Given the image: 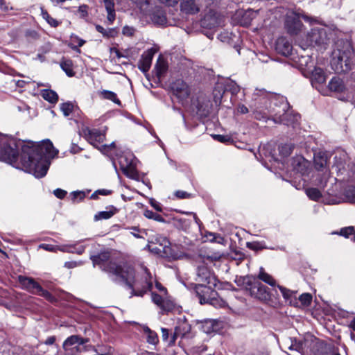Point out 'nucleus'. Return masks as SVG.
Here are the masks:
<instances>
[{
	"instance_id": "1",
	"label": "nucleus",
	"mask_w": 355,
	"mask_h": 355,
	"mask_svg": "<svg viewBox=\"0 0 355 355\" xmlns=\"http://www.w3.org/2000/svg\"><path fill=\"white\" fill-rule=\"evenodd\" d=\"M58 153V150L49 139L39 144L24 143L11 135L0 133V160L15 165L20 157L21 165L37 178L46 175L50 159Z\"/></svg>"
},
{
	"instance_id": "2",
	"label": "nucleus",
	"mask_w": 355,
	"mask_h": 355,
	"mask_svg": "<svg viewBox=\"0 0 355 355\" xmlns=\"http://www.w3.org/2000/svg\"><path fill=\"white\" fill-rule=\"evenodd\" d=\"M94 265H99L101 268L116 276V280L121 281L126 285L132 286V279L134 278L135 272L131 267H121L116 266L114 263L110 262L105 266V263L110 259V254L108 252H103L97 256L92 257Z\"/></svg>"
},
{
	"instance_id": "3",
	"label": "nucleus",
	"mask_w": 355,
	"mask_h": 355,
	"mask_svg": "<svg viewBox=\"0 0 355 355\" xmlns=\"http://www.w3.org/2000/svg\"><path fill=\"white\" fill-rule=\"evenodd\" d=\"M142 275L140 278L135 277L132 279V286H128L132 289V293L137 296H143L148 291H150L155 282V286L160 294L168 295L167 290L159 282L153 279L152 275L146 266H142Z\"/></svg>"
},
{
	"instance_id": "4",
	"label": "nucleus",
	"mask_w": 355,
	"mask_h": 355,
	"mask_svg": "<svg viewBox=\"0 0 355 355\" xmlns=\"http://www.w3.org/2000/svg\"><path fill=\"white\" fill-rule=\"evenodd\" d=\"M221 257L222 254L218 252L212 255L205 256L199 259V265L197 266L196 277V281L198 284L196 285L207 284L216 286V278L205 264L218 261L220 259Z\"/></svg>"
},
{
	"instance_id": "5",
	"label": "nucleus",
	"mask_w": 355,
	"mask_h": 355,
	"mask_svg": "<svg viewBox=\"0 0 355 355\" xmlns=\"http://www.w3.org/2000/svg\"><path fill=\"white\" fill-rule=\"evenodd\" d=\"M354 53L349 48L341 51L335 50L332 53L331 65L336 73H346L351 70L353 65L352 56Z\"/></svg>"
},
{
	"instance_id": "6",
	"label": "nucleus",
	"mask_w": 355,
	"mask_h": 355,
	"mask_svg": "<svg viewBox=\"0 0 355 355\" xmlns=\"http://www.w3.org/2000/svg\"><path fill=\"white\" fill-rule=\"evenodd\" d=\"M243 284L247 291L250 292L252 297L266 302L270 299V294L268 288L259 282L253 276H247L243 277Z\"/></svg>"
},
{
	"instance_id": "7",
	"label": "nucleus",
	"mask_w": 355,
	"mask_h": 355,
	"mask_svg": "<svg viewBox=\"0 0 355 355\" xmlns=\"http://www.w3.org/2000/svg\"><path fill=\"white\" fill-rule=\"evenodd\" d=\"M18 281L22 288L28 292L44 297L49 301L53 300L52 295L49 291L43 289L34 279L20 275L18 277Z\"/></svg>"
},
{
	"instance_id": "8",
	"label": "nucleus",
	"mask_w": 355,
	"mask_h": 355,
	"mask_svg": "<svg viewBox=\"0 0 355 355\" xmlns=\"http://www.w3.org/2000/svg\"><path fill=\"white\" fill-rule=\"evenodd\" d=\"M328 156L324 153H318L314 155V166L317 171H323L322 178L318 180L317 185L320 187H325L329 178L330 177V171L327 166Z\"/></svg>"
},
{
	"instance_id": "9",
	"label": "nucleus",
	"mask_w": 355,
	"mask_h": 355,
	"mask_svg": "<svg viewBox=\"0 0 355 355\" xmlns=\"http://www.w3.org/2000/svg\"><path fill=\"white\" fill-rule=\"evenodd\" d=\"M329 41L326 27L318 26L311 29L308 33L306 43L308 46H322L325 45Z\"/></svg>"
},
{
	"instance_id": "10",
	"label": "nucleus",
	"mask_w": 355,
	"mask_h": 355,
	"mask_svg": "<svg viewBox=\"0 0 355 355\" xmlns=\"http://www.w3.org/2000/svg\"><path fill=\"white\" fill-rule=\"evenodd\" d=\"M88 341L79 336L73 335L68 337L63 343V348L68 354H74L76 352L86 349L85 344Z\"/></svg>"
},
{
	"instance_id": "11",
	"label": "nucleus",
	"mask_w": 355,
	"mask_h": 355,
	"mask_svg": "<svg viewBox=\"0 0 355 355\" xmlns=\"http://www.w3.org/2000/svg\"><path fill=\"white\" fill-rule=\"evenodd\" d=\"M151 299L163 311H171L175 307V304L168 295L157 294L152 292Z\"/></svg>"
},
{
	"instance_id": "12",
	"label": "nucleus",
	"mask_w": 355,
	"mask_h": 355,
	"mask_svg": "<svg viewBox=\"0 0 355 355\" xmlns=\"http://www.w3.org/2000/svg\"><path fill=\"white\" fill-rule=\"evenodd\" d=\"M211 286L195 285L194 289L201 304H207L214 295H217V293L212 289Z\"/></svg>"
},
{
	"instance_id": "13",
	"label": "nucleus",
	"mask_w": 355,
	"mask_h": 355,
	"mask_svg": "<svg viewBox=\"0 0 355 355\" xmlns=\"http://www.w3.org/2000/svg\"><path fill=\"white\" fill-rule=\"evenodd\" d=\"M171 89L173 94L181 101L186 100L191 94V88L182 80H176L172 83Z\"/></svg>"
},
{
	"instance_id": "14",
	"label": "nucleus",
	"mask_w": 355,
	"mask_h": 355,
	"mask_svg": "<svg viewBox=\"0 0 355 355\" xmlns=\"http://www.w3.org/2000/svg\"><path fill=\"white\" fill-rule=\"evenodd\" d=\"M200 0H181L180 10L187 15H194L200 11Z\"/></svg>"
},
{
	"instance_id": "15",
	"label": "nucleus",
	"mask_w": 355,
	"mask_h": 355,
	"mask_svg": "<svg viewBox=\"0 0 355 355\" xmlns=\"http://www.w3.org/2000/svg\"><path fill=\"white\" fill-rule=\"evenodd\" d=\"M286 26L291 34H297L301 30L302 24L300 20V17L295 13H291L287 15L286 20Z\"/></svg>"
},
{
	"instance_id": "16",
	"label": "nucleus",
	"mask_w": 355,
	"mask_h": 355,
	"mask_svg": "<svg viewBox=\"0 0 355 355\" xmlns=\"http://www.w3.org/2000/svg\"><path fill=\"white\" fill-rule=\"evenodd\" d=\"M291 164L295 171L302 175L308 174L311 168V163L302 156L293 157Z\"/></svg>"
},
{
	"instance_id": "17",
	"label": "nucleus",
	"mask_w": 355,
	"mask_h": 355,
	"mask_svg": "<svg viewBox=\"0 0 355 355\" xmlns=\"http://www.w3.org/2000/svg\"><path fill=\"white\" fill-rule=\"evenodd\" d=\"M328 88L331 92L337 94H346L348 91L343 80L338 76H334L330 80Z\"/></svg>"
},
{
	"instance_id": "18",
	"label": "nucleus",
	"mask_w": 355,
	"mask_h": 355,
	"mask_svg": "<svg viewBox=\"0 0 355 355\" xmlns=\"http://www.w3.org/2000/svg\"><path fill=\"white\" fill-rule=\"evenodd\" d=\"M85 137L87 141L94 146H98L103 143L105 139V135L97 130H89L85 131Z\"/></svg>"
},
{
	"instance_id": "19",
	"label": "nucleus",
	"mask_w": 355,
	"mask_h": 355,
	"mask_svg": "<svg viewBox=\"0 0 355 355\" xmlns=\"http://www.w3.org/2000/svg\"><path fill=\"white\" fill-rule=\"evenodd\" d=\"M275 49L279 53L286 56L291 54L292 45L286 38L280 37L276 42Z\"/></svg>"
},
{
	"instance_id": "20",
	"label": "nucleus",
	"mask_w": 355,
	"mask_h": 355,
	"mask_svg": "<svg viewBox=\"0 0 355 355\" xmlns=\"http://www.w3.org/2000/svg\"><path fill=\"white\" fill-rule=\"evenodd\" d=\"M153 56V53L149 51L146 52L142 55L138 66L139 69L144 73H146L149 70L151 66Z\"/></svg>"
},
{
	"instance_id": "21",
	"label": "nucleus",
	"mask_w": 355,
	"mask_h": 355,
	"mask_svg": "<svg viewBox=\"0 0 355 355\" xmlns=\"http://www.w3.org/2000/svg\"><path fill=\"white\" fill-rule=\"evenodd\" d=\"M151 19L155 24L159 25L166 24L165 11L161 8L156 7L151 14Z\"/></svg>"
},
{
	"instance_id": "22",
	"label": "nucleus",
	"mask_w": 355,
	"mask_h": 355,
	"mask_svg": "<svg viewBox=\"0 0 355 355\" xmlns=\"http://www.w3.org/2000/svg\"><path fill=\"white\" fill-rule=\"evenodd\" d=\"M119 164L121 169L127 173L129 171L132 169V155H124L119 157Z\"/></svg>"
},
{
	"instance_id": "23",
	"label": "nucleus",
	"mask_w": 355,
	"mask_h": 355,
	"mask_svg": "<svg viewBox=\"0 0 355 355\" xmlns=\"http://www.w3.org/2000/svg\"><path fill=\"white\" fill-rule=\"evenodd\" d=\"M118 212V209L114 206H109L106 207V210L99 211L95 214L94 218L95 220H106L112 217Z\"/></svg>"
},
{
	"instance_id": "24",
	"label": "nucleus",
	"mask_w": 355,
	"mask_h": 355,
	"mask_svg": "<svg viewBox=\"0 0 355 355\" xmlns=\"http://www.w3.org/2000/svg\"><path fill=\"white\" fill-rule=\"evenodd\" d=\"M103 2L107 12V21L108 24H112L116 17L114 0H103Z\"/></svg>"
},
{
	"instance_id": "25",
	"label": "nucleus",
	"mask_w": 355,
	"mask_h": 355,
	"mask_svg": "<svg viewBox=\"0 0 355 355\" xmlns=\"http://www.w3.org/2000/svg\"><path fill=\"white\" fill-rule=\"evenodd\" d=\"M327 76L324 71L319 67H314L311 71V81L319 84L324 83L326 81Z\"/></svg>"
},
{
	"instance_id": "26",
	"label": "nucleus",
	"mask_w": 355,
	"mask_h": 355,
	"mask_svg": "<svg viewBox=\"0 0 355 355\" xmlns=\"http://www.w3.org/2000/svg\"><path fill=\"white\" fill-rule=\"evenodd\" d=\"M168 69L167 62L162 58H159L155 67L156 76L160 79L166 72Z\"/></svg>"
},
{
	"instance_id": "27",
	"label": "nucleus",
	"mask_w": 355,
	"mask_h": 355,
	"mask_svg": "<svg viewBox=\"0 0 355 355\" xmlns=\"http://www.w3.org/2000/svg\"><path fill=\"white\" fill-rule=\"evenodd\" d=\"M85 43V41L78 36L76 35H71L70 37V42L69 43V46L71 47L73 50L80 53V50L79 47L83 46Z\"/></svg>"
},
{
	"instance_id": "28",
	"label": "nucleus",
	"mask_w": 355,
	"mask_h": 355,
	"mask_svg": "<svg viewBox=\"0 0 355 355\" xmlns=\"http://www.w3.org/2000/svg\"><path fill=\"white\" fill-rule=\"evenodd\" d=\"M257 278L259 280L264 282L265 283L269 284L271 286H276V282L274 279V278L266 272L263 268H260V271Z\"/></svg>"
},
{
	"instance_id": "29",
	"label": "nucleus",
	"mask_w": 355,
	"mask_h": 355,
	"mask_svg": "<svg viewBox=\"0 0 355 355\" xmlns=\"http://www.w3.org/2000/svg\"><path fill=\"white\" fill-rule=\"evenodd\" d=\"M42 96L47 101L55 103L58 100L57 93L51 89H43L41 91Z\"/></svg>"
},
{
	"instance_id": "30",
	"label": "nucleus",
	"mask_w": 355,
	"mask_h": 355,
	"mask_svg": "<svg viewBox=\"0 0 355 355\" xmlns=\"http://www.w3.org/2000/svg\"><path fill=\"white\" fill-rule=\"evenodd\" d=\"M100 96L103 99L110 100L118 105L121 104L120 101L117 98L116 94L109 90H103L99 93Z\"/></svg>"
},
{
	"instance_id": "31",
	"label": "nucleus",
	"mask_w": 355,
	"mask_h": 355,
	"mask_svg": "<svg viewBox=\"0 0 355 355\" xmlns=\"http://www.w3.org/2000/svg\"><path fill=\"white\" fill-rule=\"evenodd\" d=\"M41 15L42 18L52 27H57L60 24V22L57 19L53 18L43 8H41Z\"/></svg>"
},
{
	"instance_id": "32",
	"label": "nucleus",
	"mask_w": 355,
	"mask_h": 355,
	"mask_svg": "<svg viewBox=\"0 0 355 355\" xmlns=\"http://www.w3.org/2000/svg\"><path fill=\"white\" fill-rule=\"evenodd\" d=\"M144 333L146 334L147 342L151 345H156L158 343V336L157 334L151 331L148 327H145L144 329Z\"/></svg>"
},
{
	"instance_id": "33",
	"label": "nucleus",
	"mask_w": 355,
	"mask_h": 355,
	"mask_svg": "<svg viewBox=\"0 0 355 355\" xmlns=\"http://www.w3.org/2000/svg\"><path fill=\"white\" fill-rule=\"evenodd\" d=\"M61 68L65 71L68 76H73L74 72L73 71V62L70 60H64L60 63Z\"/></svg>"
},
{
	"instance_id": "34",
	"label": "nucleus",
	"mask_w": 355,
	"mask_h": 355,
	"mask_svg": "<svg viewBox=\"0 0 355 355\" xmlns=\"http://www.w3.org/2000/svg\"><path fill=\"white\" fill-rule=\"evenodd\" d=\"M288 115V112H284L282 114L277 112L273 116V120L275 123H283L284 124L288 125L290 122Z\"/></svg>"
},
{
	"instance_id": "35",
	"label": "nucleus",
	"mask_w": 355,
	"mask_h": 355,
	"mask_svg": "<svg viewBox=\"0 0 355 355\" xmlns=\"http://www.w3.org/2000/svg\"><path fill=\"white\" fill-rule=\"evenodd\" d=\"M207 304L216 308H223L226 306V302L223 299L217 297V295H214Z\"/></svg>"
},
{
	"instance_id": "36",
	"label": "nucleus",
	"mask_w": 355,
	"mask_h": 355,
	"mask_svg": "<svg viewBox=\"0 0 355 355\" xmlns=\"http://www.w3.org/2000/svg\"><path fill=\"white\" fill-rule=\"evenodd\" d=\"M144 215L146 218L149 219H153L154 220L158 221V222H164V219L162 218V216L155 212H153L150 210H145L144 212Z\"/></svg>"
},
{
	"instance_id": "37",
	"label": "nucleus",
	"mask_w": 355,
	"mask_h": 355,
	"mask_svg": "<svg viewBox=\"0 0 355 355\" xmlns=\"http://www.w3.org/2000/svg\"><path fill=\"white\" fill-rule=\"evenodd\" d=\"M74 248H75L72 245H61V246L58 245V248H57V250H60V251L64 252H71V253L77 252L79 254H82L83 252L84 251L83 247L80 248L77 251H75Z\"/></svg>"
},
{
	"instance_id": "38",
	"label": "nucleus",
	"mask_w": 355,
	"mask_h": 355,
	"mask_svg": "<svg viewBox=\"0 0 355 355\" xmlns=\"http://www.w3.org/2000/svg\"><path fill=\"white\" fill-rule=\"evenodd\" d=\"M181 329H182L181 326H178L175 328L174 333L173 334V335L171 336V338L168 340V345H174L178 337H179L180 336H183L184 335V333L182 332Z\"/></svg>"
},
{
	"instance_id": "39",
	"label": "nucleus",
	"mask_w": 355,
	"mask_h": 355,
	"mask_svg": "<svg viewBox=\"0 0 355 355\" xmlns=\"http://www.w3.org/2000/svg\"><path fill=\"white\" fill-rule=\"evenodd\" d=\"M309 198L313 200H318L321 197L320 191L315 188H309L306 191Z\"/></svg>"
},
{
	"instance_id": "40",
	"label": "nucleus",
	"mask_w": 355,
	"mask_h": 355,
	"mask_svg": "<svg viewBox=\"0 0 355 355\" xmlns=\"http://www.w3.org/2000/svg\"><path fill=\"white\" fill-rule=\"evenodd\" d=\"M85 197V193L81 191H73L71 193V199L73 203L83 200Z\"/></svg>"
},
{
	"instance_id": "41",
	"label": "nucleus",
	"mask_w": 355,
	"mask_h": 355,
	"mask_svg": "<svg viewBox=\"0 0 355 355\" xmlns=\"http://www.w3.org/2000/svg\"><path fill=\"white\" fill-rule=\"evenodd\" d=\"M73 105L71 103H64L60 105V110L65 116H69L73 111Z\"/></svg>"
},
{
	"instance_id": "42",
	"label": "nucleus",
	"mask_w": 355,
	"mask_h": 355,
	"mask_svg": "<svg viewBox=\"0 0 355 355\" xmlns=\"http://www.w3.org/2000/svg\"><path fill=\"white\" fill-rule=\"evenodd\" d=\"M203 24L207 25L209 26V28H211L218 26L220 24V22L216 20L215 18L212 19V16L207 15L204 19Z\"/></svg>"
},
{
	"instance_id": "43",
	"label": "nucleus",
	"mask_w": 355,
	"mask_h": 355,
	"mask_svg": "<svg viewBox=\"0 0 355 355\" xmlns=\"http://www.w3.org/2000/svg\"><path fill=\"white\" fill-rule=\"evenodd\" d=\"M299 300L303 306H309L312 301V295L309 293H303L299 297Z\"/></svg>"
},
{
	"instance_id": "44",
	"label": "nucleus",
	"mask_w": 355,
	"mask_h": 355,
	"mask_svg": "<svg viewBox=\"0 0 355 355\" xmlns=\"http://www.w3.org/2000/svg\"><path fill=\"white\" fill-rule=\"evenodd\" d=\"M277 287L279 289V291H281L284 298L286 299V300L291 299L293 295H294L295 294V293H294L293 291H292L282 286L278 285Z\"/></svg>"
},
{
	"instance_id": "45",
	"label": "nucleus",
	"mask_w": 355,
	"mask_h": 355,
	"mask_svg": "<svg viewBox=\"0 0 355 355\" xmlns=\"http://www.w3.org/2000/svg\"><path fill=\"white\" fill-rule=\"evenodd\" d=\"M189 222L185 218H178L175 220V225L180 229L187 230L189 227Z\"/></svg>"
},
{
	"instance_id": "46",
	"label": "nucleus",
	"mask_w": 355,
	"mask_h": 355,
	"mask_svg": "<svg viewBox=\"0 0 355 355\" xmlns=\"http://www.w3.org/2000/svg\"><path fill=\"white\" fill-rule=\"evenodd\" d=\"M354 227L349 226L345 228L341 229L340 234L344 236L345 237H349L350 235H354Z\"/></svg>"
},
{
	"instance_id": "47",
	"label": "nucleus",
	"mask_w": 355,
	"mask_h": 355,
	"mask_svg": "<svg viewBox=\"0 0 355 355\" xmlns=\"http://www.w3.org/2000/svg\"><path fill=\"white\" fill-rule=\"evenodd\" d=\"M246 245L249 249L253 250H259L263 248L261 244L259 242H248Z\"/></svg>"
},
{
	"instance_id": "48",
	"label": "nucleus",
	"mask_w": 355,
	"mask_h": 355,
	"mask_svg": "<svg viewBox=\"0 0 355 355\" xmlns=\"http://www.w3.org/2000/svg\"><path fill=\"white\" fill-rule=\"evenodd\" d=\"M175 196L179 199H186L191 198V195L189 193H187L184 191H176L175 192Z\"/></svg>"
},
{
	"instance_id": "49",
	"label": "nucleus",
	"mask_w": 355,
	"mask_h": 355,
	"mask_svg": "<svg viewBox=\"0 0 355 355\" xmlns=\"http://www.w3.org/2000/svg\"><path fill=\"white\" fill-rule=\"evenodd\" d=\"M41 248L44 249L46 251L49 252H57V248L58 245H53L50 244H42L40 246Z\"/></svg>"
},
{
	"instance_id": "50",
	"label": "nucleus",
	"mask_w": 355,
	"mask_h": 355,
	"mask_svg": "<svg viewBox=\"0 0 355 355\" xmlns=\"http://www.w3.org/2000/svg\"><path fill=\"white\" fill-rule=\"evenodd\" d=\"M53 193L58 198L62 199L67 195V191L61 189H56Z\"/></svg>"
},
{
	"instance_id": "51",
	"label": "nucleus",
	"mask_w": 355,
	"mask_h": 355,
	"mask_svg": "<svg viewBox=\"0 0 355 355\" xmlns=\"http://www.w3.org/2000/svg\"><path fill=\"white\" fill-rule=\"evenodd\" d=\"M122 33L125 35L132 36L135 33V29L130 26H124Z\"/></svg>"
},
{
	"instance_id": "52",
	"label": "nucleus",
	"mask_w": 355,
	"mask_h": 355,
	"mask_svg": "<svg viewBox=\"0 0 355 355\" xmlns=\"http://www.w3.org/2000/svg\"><path fill=\"white\" fill-rule=\"evenodd\" d=\"M253 114L254 118L258 120H261L267 118V114L265 112L261 113V112L256 110L253 112Z\"/></svg>"
},
{
	"instance_id": "53",
	"label": "nucleus",
	"mask_w": 355,
	"mask_h": 355,
	"mask_svg": "<svg viewBox=\"0 0 355 355\" xmlns=\"http://www.w3.org/2000/svg\"><path fill=\"white\" fill-rule=\"evenodd\" d=\"M161 331H162V340L164 341H168V340H169L168 330L167 329H166V328H162L161 329Z\"/></svg>"
},
{
	"instance_id": "54",
	"label": "nucleus",
	"mask_w": 355,
	"mask_h": 355,
	"mask_svg": "<svg viewBox=\"0 0 355 355\" xmlns=\"http://www.w3.org/2000/svg\"><path fill=\"white\" fill-rule=\"evenodd\" d=\"M248 112V107L244 105H239L237 107V113L239 114H246Z\"/></svg>"
},
{
	"instance_id": "55",
	"label": "nucleus",
	"mask_w": 355,
	"mask_h": 355,
	"mask_svg": "<svg viewBox=\"0 0 355 355\" xmlns=\"http://www.w3.org/2000/svg\"><path fill=\"white\" fill-rule=\"evenodd\" d=\"M162 3L168 6H173L178 3V0H159Z\"/></svg>"
},
{
	"instance_id": "56",
	"label": "nucleus",
	"mask_w": 355,
	"mask_h": 355,
	"mask_svg": "<svg viewBox=\"0 0 355 355\" xmlns=\"http://www.w3.org/2000/svg\"><path fill=\"white\" fill-rule=\"evenodd\" d=\"M96 29L98 32L101 33V34H103L104 36H106V37H108L110 35H112V34H107V30L105 29L103 26H100V25H97L96 26Z\"/></svg>"
},
{
	"instance_id": "57",
	"label": "nucleus",
	"mask_w": 355,
	"mask_h": 355,
	"mask_svg": "<svg viewBox=\"0 0 355 355\" xmlns=\"http://www.w3.org/2000/svg\"><path fill=\"white\" fill-rule=\"evenodd\" d=\"M87 8H88L87 6L82 5L80 6H79L78 11H79V12L81 13L82 16L84 17V16H86L87 14Z\"/></svg>"
},
{
	"instance_id": "58",
	"label": "nucleus",
	"mask_w": 355,
	"mask_h": 355,
	"mask_svg": "<svg viewBox=\"0 0 355 355\" xmlns=\"http://www.w3.org/2000/svg\"><path fill=\"white\" fill-rule=\"evenodd\" d=\"M78 266V263L76 261H67L64 263V267L67 268H73Z\"/></svg>"
},
{
	"instance_id": "59",
	"label": "nucleus",
	"mask_w": 355,
	"mask_h": 355,
	"mask_svg": "<svg viewBox=\"0 0 355 355\" xmlns=\"http://www.w3.org/2000/svg\"><path fill=\"white\" fill-rule=\"evenodd\" d=\"M213 137L216 140H217L220 142H225L227 141V139L226 138V137L224 135H213Z\"/></svg>"
},
{
	"instance_id": "60",
	"label": "nucleus",
	"mask_w": 355,
	"mask_h": 355,
	"mask_svg": "<svg viewBox=\"0 0 355 355\" xmlns=\"http://www.w3.org/2000/svg\"><path fill=\"white\" fill-rule=\"evenodd\" d=\"M112 54H114L118 58H122L124 55L116 48H112L110 50Z\"/></svg>"
},
{
	"instance_id": "61",
	"label": "nucleus",
	"mask_w": 355,
	"mask_h": 355,
	"mask_svg": "<svg viewBox=\"0 0 355 355\" xmlns=\"http://www.w3.org/2000/svg\"><path fill=\"white\" fill-rule=\"evenodd\" d=\"M99 195L107 196L111 193V191L107 189H99L97 190Z\"/></svg>"
},
{
	"instance_id": "62",
	"label": "nucleus",
	"mask_w": 355,
	"mask_h": 355,
	"mask_svg": "<svg viewBox=\"0 0 355 355\" xmlns=\"http://www.w3.org/2000/svg\"><path fill=\"white\" fill-rule=\"evenodd\" d=\"M212 327V330H214L213 329V322L209 320V321H206L205 323V325H204V327L205 328H207V332H209L210 330H209V327Z\"/></svg>"
},
{
	"instance_id": "63",
	"label": "nucleus",
	"mask_w": 355,
	"mask_h": 355,
	"mask_svg": "<svg viewBox=\"0 0 355 355\" xmlns=\"http://www.w3.org/2000/svg\"><path fill=\"white\" fill-rule=\"evenodd\" d=\"M55 340V337H54V336H51V337H49V338L46 340L45 343H46V345H52V344H53V343H54Z\"/></svg>"
},
{
	"instance_id": "64",
	"label": "nucleus",
	"mask_w": 355,
	"mask_h": 355,
	"mask_svg": "<svg viewBox=\"0 0 355 355\" xmlns=\"http://www.w3.org/2000/svg\"><path fill=\"white\" fill-rule=\"evenodd\" d=\"M151 205L157 211H162V208H161L160 205L158 203H157L156 202H152Z\"/></svg>"
}]
</instances>
